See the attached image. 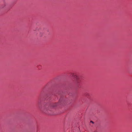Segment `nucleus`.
<instances>
[{
	"instance_id": "1",
	"label": "nucleus",
	"mask_w": 132,
	"mask_h": 132,
	"mask_svg": "<svg viewBox=\"0 0 132 132\" xmlns=\"http://www.w3.org/2000/svg\"><path fill=\"white\" fill-rule=\"evenodd\" d=\"M58 105L57 103H56L51 104H50L49 106L48 107V108L47 109V110H51V109L52 108H53L56 107Z\"/></svg>"
},
{
	"instance_id": "2",
	"label": "nucleus",
	"mask_w": 132,
	"mask_h": 132,
	"mask_svg": "<svg viewBox=\"0 0 132 132\" xmlns=\"http://www.w3.org/2000/svg\"><path fill=\"white\" fill-rule=\"evenodd\" d=\"M73 76L74 79L75 80L76 83L77 84L79 82V77L77 75H73Z\"/></svg>"
},
{
	"instance_id": "3",
	"label": "nucleus",
	"mask_w": 132,
	"mask_h": 132,
	"mask_svg": "<svg viewBox=\"0 0 132 132\" xmlns=\"http://www.w3.org/2000/svg\"><path fill=\"white\" fill-rule=\"evenodd\" d=\"M90 122H91V123H94V122L93 121H90Z\"/></svg>"
}]
</instances>
